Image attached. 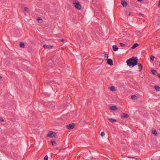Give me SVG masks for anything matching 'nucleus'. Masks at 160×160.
<instances>
[{
	"label": "nucleus",
	"instance_id": "1",
	"mask_svg": "<svg viewBox=\"0 0 160 160\" xmlns=\"http://www.w3.org/2000/svg\"><path fill=\"white\" fill-rule=\"evenodd\" d=\"M127 65L130 67H134L138 64V59L137 57H133L128 60L126 61Z\"/></svg>",
	"mask_w": 160,
	"mask_h": 160
},
{
	"label": "nucleus",
	"instance_id": "2",
	"mask_svg": "<svg viewBox=\"0 0 160 160\" xmlns=\"http://www.w3.org/2000/svg\"><path fill=\"white\" fill-rule=\"evenodd\" d=\"M73 4L76 8L78 10H80L81 8V6L78 1H75V2L73 3Z\"/></svg>",
	"mask_w": 160,
	"mask_h": 160
},
{
	"label": "nucleus",
	"instance_id": "3",
	"mask_svg": "<svg viewBox=\"0 0 160 160\" xmlns=\"http://www.w3.org/2000/svg\"><path fill=\"white\" fill-rule=\"evenodd\" d=\"M75 126V124L74 123H72L69 125H67L66 127L68 129H73Z\"/></svg>",
	"mask_w": 160,
	"mask_h": 160
},
{
	"label": "nucleus",
	"instance_id": "4",
	"mask_svg": "<svg viewBox=\"0 0 160 160\" xmlns=\"http://www.w3.org/2000/svg\"><path fill=\"white\" fill-rule=\"evenodd\" d=\"M56 133L52 131H49L47 134V136L50 137H53L55 136Z\"/></svg>",
	"mask_w": 160,
	"mask_h": 160
},
{
	"label": "nucleus",
	"instance_id": "5",
	"mask_svg": "<svg viewBox=\"0 0 160 160\" xmlns=\"http://www.w3.org/2000/svg\"><path fill=\"white\" fill-rule=\"evenodd\" d=\"M53 46L51 45H43V47L45 49H52V48Z\"/></svg>",
	"mask_w": 160,
	"mask_h": 160
},
{
	"label": "nucleus",
	"instance_id": "6",
	"mask_svg": "<svg viewBox=\"0 0 160 160\" xmlns=\"http://www.w3.org/2000/svg\"><path fill=\"white\" fill-rule=\"evenodd\" d=\"M107 63L108 65L110 66H112L113 64L112 60L110 59H107Z\"/></svg>",
	"mask_w": 160,
	"mask_h": 160
},
{
	"label": "nucleus",
	"instance_id": "7",
	"mask_svg": "<svg viewBox=\"0 0 160 160\" xmlns=\"http://www.w3.org/2000/svg\"><path fill=\"white\" fill-rule=\"evenodd\" d=\"M121 117L122 118H127L129 117V115L125 113H123L121 114Z\"/></svg>",
	"mask_w": 160,
	"mask_h": 160
},
{
	"label": "nucleus",
	"instance_id": "8",
	"mask_svg": "<svg viewBox=\"0 0 160 160\" xmlns=\"http://www.w3.org/2000/svg\"><path fill=\"white\" fill-rule=\"evenodd\" d=\"M121 3L122 5L124 7H126L127 5V2L124 0L122 1Z\"/></svg>",
	"mask_w": 160,
	"mask_h": 160
},
{
	"label": "nucleus",
	"instance_id": "9",
	"mask_svg": "<svg viewBox=\"0 0 160 160\" xmlns=\"http://www.w3.org/2000/svg\"><path fill=\"white\" fill-rule=\"evenodd\" d=\"M110 110H117L118 109V107L116 106H112L109 107Z\"/></svg>",
	"mask_w": 160,
	"mask_h": 160
},
{
	"label": "nucleus",
	"instance_id": "10",
	"mask_svg": "<svg viewBox=\"0 0 160 160\" xmlns=\"http://www.w3.org/2000/svg\"><path fill=\"white\" fill-rule=\"evenodd\" d=\"M152 132L154 136H157L158 135L156 129H152Z\"/></svg>",
	"mask_w": 160,
	"mask_h": 160
},
{
	"label": "nucleus",
	"instance_id": "11",
	"mask_svg": "<svg viewBox=\"0 0 160 160\" xmlns=\"http://www.w3.org/2000/svg\"><path fill=\"white\" fill-rule=\"evenodd\" d=\"M113 50L114 51H117L118 50V48L116 45H113L112 46Z\"/></svg>",
	"mask_w": 160,
	"mask_h": 160
},
{
	"label": "nucleus",
	"instance_id": "12",
	"mask_svg": "<svg viewBox=\"0 0 160 160\" xmlns=\"http://www.w3.org/2000/svg\"><path fill=\"white\" fill-rule=\"evenodd\" d=\"M109 88L111 91H116V89L115 87L114 86H111L110 87H109Z\"/></svg>",
	"mask_w": 160,
	"mask_h": 160
},
{
	"label": "nucleus",
	"instance_id": "13",
	"mask_svg": "<svg viewBox=\"0 0 160 160\" xmlns=\"http://www.w3.org/2000/svg\"><path fill=\"white\" fill-rule=\"evenodd\" d=\"M51 105H50L49 106L50 107L52 108L53 107H54L55 105L56 104V103L55 102H54L53 101H52L51 102Z\"/></svg>",
	"mask_w": 160,
	"mask_h": 160
},
{
	"label": "nucleus",
	"instance_id": "14",
	"mask_svg": "<svg viewBox=\"0 0 160 160\" xmlns=\"http://www.w3.org/2000/svg\"><path fill=\"white\" fill-rule=\"evenodd\" d=\"M138 66L139 69H140V71L141 72H142V66L141 64L138 63Z\"/></svg>",
	"mask_w": 160,
	"mask_h": 160
},
{
	"label": "nucleus",
	"instance_id": "15",
	"mask_svg": "<svg viewBox=\"0 0 160 160\" xmlns=\"http://www.w3.org/2000/svg\"><path fill=\"white\" fill-rule=\"evenodd\" d=\"M139 44L138 43L134 44L131 48L130 49H134L135 48L137 47L138 46Z\"/></svg>",
	"mask_w": 160,
	"mask_h": 160
},
{
	"label": "nucleus",
	"instance_id": "16",
	"mask_svg": "<svg viewBox=\"0 0 160 160\" xmlns=\"http://www.w3.org/2000/svg\"><path fill=\"white\" fill-rule=\"evenodd\" d=\"M154 88L157 91H160V87L158 86H155L154 87Z\"/></svg>",
	"mask_w": 160,
	"mask_h": 160
},
{
	"label": "nucleus",
	"instance_id": "17",
	"mask_svg": "<svg viewBox=\"0 0 160 160\" xmlns=\"http://www.w3.org/2000/svg\"><path fill=\"white\" fill-rule=\"evenodd\" d=\"M108 120L110 122H116L117 121L116 120L114 119H112V118H109L108 119Z\"/></svg>",
	"mask_w": 160,
	"mask_h": 160
},
{
	"label": "nucleus",
	"instance_id": "18",
	"mask_svg": "<svg viewBox=\"0 0 160 160\" xmlns=\"http://www.w3.org/2000/svg\"><path fill=\"white\" fill-rule=\"evenodd\" d=\"M151 72L154 75H156L157 73L156 71L155 70H151Z\"/></svg>",
	"mask_w": 160,
	"mask_h": 160
},
{
	"label": "nucleus",
	"instance_id": "19",
	"mask_svg": "<svg viewBox=\"0 0 160 160\" xmlns=\"http://www.w3.org/2000/svg\"><path fill=\"white\" fill-rule=\"evenodd\" d=\"M131 98L132 99H137V97L135 95H132L131 96Z\"/></svg>",
	"mask_w": 160,
	"mask_h": 160
},
{
	"label": "nucleus",
	"instance_id": "20",
	"mask_svg": "<svg viewBox=\"0 0 160 160\" xmlns=\"http://www.w3.org/2000/svg\"><path fill=\"white\" fill-rule=\"evenodd\" d=\"M37 21H38L39 22V23H42V19L40 18L39 17H38L37 18Z\"/></svg>",
	"mask_w": 160,
	"mask_h": 160
},
{
	"label": "nucleus",
	"instance_id": "21",
	"mask_svg": "<svg viewBox=\"0 0 160 160\" xmlns=\"http://www.w3.org/2000/svg\"><path fill=\"white\" fill-rule=\"evenodd\" d=\"M19 45L21 48H23L24 47V45L23 43L21 42L19 43Z\"/></svg>",
	"mask_w": 160,
	"mask_h": 160
},
{
	"label": "nucleus",
	"instance_id": "22",
	"mask_svg": "<svg viewBox=\"0 0 160 160\" xmlns=\"http://www.w3.org/2000/svg\"><path fill=\"white\" fill-rule=\"evenodd\" d=\"M51 143L52 146L56 145L57 144L56 142L54 141H51Z\"/></svg>",
	"mask_w": 160,
	"mask_h": 160
},
{
	"label": "nucleus",
	"instance_id": "23",
	"mask_svg": "<svg viewBox=\"0 0 160 160\" xmlns=\"http://www.w3.org/2000/svg\"><path fill=\"white\" fill-rule=\"evenodd\" d=\"M108 55L107 54L105 53L104 55V58L105 60H107V59L108 58Z\"/></svg>",
	"mask_w": 160,
	"mask_h": 160
},
{
	"label": "nucleus",
	"instance_id": "24",
	"mask_svg": "<svg viewBox=\"0 0 160 160\" xmlns=\"http://www.w3.org/2000/svg\"><path fill=\"white\" fill-rule=\"evenodd\" d=\"M24 10L25 11H26L27 12H28L29 11V9L27 7H25L24 8Z\"/></svg>",
	"mask_w": 160,
	"mask_h": 160
},
{
	"label": "nucleus",
	"instance_id": "25",
	"mask_svg": "<svg viewBox=\"0 0 160 160\" xmlns=\"http://www.w3.org/2000/svg\"><path fill=\"white\" fill-rule=\"evenodd\" d=\"M141 32L140 31H136L135 32V33L136 34L139 35L141 33Z\"/></svg>",
	"mask_w": 160,
	"mask_h": 160
},
{
	"label": "nucleus",
	"instance_id": "26",
	"mask_svg": "<svg viewBox=\"0 0 160 160\" xmlns=\"http://www.w3.org/2000/svg\"><path fill=\"white\" fill-rule=\"evenodd\" d=\"M154 58H155V57L153 56H151L150 57V59L152 61H153Z\"/></svg>",
	"mask_w": 160,
	"mask_h": 160
},
{
	"label": "nucleus",
	"instance_id": "27",
	"mask_svg": "<svg viewBox=\"0 0 160 160\" xmlns=\"http://www.w3.org/2000/svg\"><path fill=\"white\" fill-rule=\"evenodd\" d=\"M120 45L121 47H124L125 46V44L124 43H120Z\"/></svg>",
	"mask_w": 160,
	"mask_h": 160
},
{
	"label": "nucleus",
	"instance_id": "28",
	"mask_svg": "<svg viewBox=\"0 0 160 160\" xmlns=\"http://www.w3.org/2000/svg\"><path fill=\"white\" fill-rule=\"evenodd\" d=\"M44 160H48V157L47 155L45 156L44 159Z\"/></svg>",
	"mask_w": 160,
	"mask_h": 160
},
{
	"label": "nucleus",
	"instance_id": "29",
	"mask_svg": "<svg viewBox=\"0 0 160 160\" xmlns=\"http://www.w3.org/2000/svg\"><path fill=\"white\" fill-rule=\"evenodd\" d=\"M101 136L103 137L105 135V133L104 132H102L100 134Z\"/></svg>",
	"mask_w": 160,
	"mask_h": 160
},
{
	"label": "nucleus",
	"instance_id": "30",
	"mask_svg": "<svg viewBox=\"0 0 160 160\" xmlns=\"http://www.w3.org/2000/svg\"><path fill=\"white\" fill-rule=\"evenodd\" d=\"M4 121L3 119L2 118H0V121L3 122Z\"/></svg>",
	"mask_w": 160,
	"mask_h": 160
},
{
	"label": "nucleus",
	"instance_id": "31",
	"mask_svg": "<svg viewBox=\"0 0 160 160\" xmlns=\"http://www.w3.org/2000/svg\"><path fill=\"white\" fill-rule=\"evenodd\" d=\"M128 158H134V159H136V158H135L133 157H128Z\"/></svg>",
	"mask_w": 160,
	"mask_h": 160
},
{
	"label": "nucleus",
	"instance_id": "32",
	"mask_svg": "<svg viewBox=\"0 0 160 160\" xmlns=\"http://www.w3.org/2000/svg\"><path fill=\"white\" fill-rule=\"evenodd\" d=\"M64 40L63 39H60V41L61 42H64Z\"/></svg>",
	"mask_w": 160,
	"mask_h": 160
},
{
	"label": "nucleus",
	"instance_id": "33",
	"mask_svg": "<svg viewBox=\"0 0 160 160\" xmlns=\"http://www.w3.org/2000/svg\"><path fill=\"white\" fill-rule=\"evenodd\" d=\"M158 77L159 78H160V73H158Z\"/></svg>",
	"mask_w": 160,
	"mask_h": 160
},
{
	"label": "nucleus",
	"instance_id": "34",
	"mask_svg": "<svg viewBox=\"0 0 160 160\" xmlns=\"http://www.w3.org/2000/svg\"><path fill=\"white\" fill-rule=\"evenodd\" d=\"M158 6L159 7H160V0L159 1Z\"/></svg>",
	"mask_w": 160,
	"mask_h": 160
},
{
	"label": "nucleus",
	"instance_id": "35",
	"mask_svg": "<svg viewBox=\"0 0 160 160\" xmlns=\"http://www.w3.org/2000/svg\"><path fill=\"white\" fill-rule=\"evenodd\" d=\"M137 0L139 2H141L142 1V0Z\"/></svg>",
	"mask_w": 160,
	"mask_h": 160
},
{
	"label": "nucleus",
	"instance_id": "36",
	"mask_svg": "<svg viewBox=\"0 0 160 160\" xmlns=\"http://www.w3.org/2000/svg\"><path fill=\"white\" fill-rule=\"evenodd\" d=\"M140 14L142 16H143L144 15L143 14L140 13Z\"/></svg>",
	"mask_w": 160,
	"mask_h": 160
},
{
	"label": "nucleus",
	"instance_id": "37",
	"mask_svg": "<svg viewBox=\"0 0 160 160\" xmlns=\"http://www.w3.org/2000/svg\"><path fill=\"white\" fill-rule=\"evenodd\" d=\"M89 101H90V102H91V101L90 100H89V101H88V102H89Z\"/></svg>",
	"mask_w": 160,
	"mask_h": 160
},
{
	"label": "nucleus",
	"instance_id": "38",
	"mask_svg": "<svg viewBox=\"0 0 160 160\" xmlns=\"http://www.w3.org/2000/svg\"><path fill=\"white\" fill-rule=\"evenodd\" d=\"M2 78L0 76V79H1Z\"/></svg>",
	"mask_w": 160,
	"mask_h": 160
}]
</instances>
